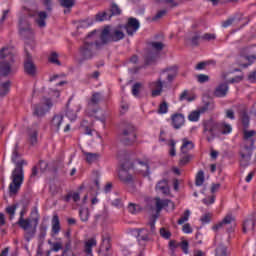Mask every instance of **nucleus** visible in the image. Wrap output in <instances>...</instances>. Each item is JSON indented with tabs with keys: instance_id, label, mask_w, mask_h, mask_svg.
<instances>
[{
	"instance_id": "obj_10",
	"label": "nucleus",
	"mask_w": 256,
	"mask_h": 256,
	"mask_svg": "<svg viewBox=\"0 0 256 256\" xmlns=\"http://www.w3.org/2000/svg\"><path fill=\"white\" fill-rule=\"evenodd\" d=\"M150 47L152 50L148 51L145 56V63L147 65H153V63L158 60L161 51L165 49V44H163V42L154 41L150 43Z\"/></svg>"
},
{
	"instance_id": "obj_25",
	"label": "nucleus",
	"mask_w": 256,
	"mask_h": 256,
	"mask_svg": "<svg viewBox=\"0 0 256 256\" xmlns=\"http://www.w3.org/2000/svg\"><path fill=\"white\" fill-rule=\"evenodd\" d=\"M233 221H235V218H233V215L227 214L225 216V218L218 224L214 225L212 227V229H213V231H219V229H221V227H223V225H231V223H233Z\"/></svg>"
},
{
	"instance_id": "obj_62",
	"label": "nucleus",
	"mask_w": 256,
	"mask_h": 256,
	"mask_svg": "<svg viewBox=\"0 0 256 256\" xmlns=\"http://www.w3.org/2000/svg\"><path fill=\"white\" fill-rule=\"evenodd\" d=\"M43 5L46 7V11H48V13L53 11V2H51V0H43Z\"/></svg>"
},
{
	"instance_id": "obj_7",
	"label": "nucleus",
	"mask_w": 256,
	"mask_h": 256,
	"mask_svg": "<svg viewBox=\"0 0 256 256\" xmlns=\"http://www.w3.org/2000/svg\"><path fill=\"white\" fill-rule=\"evenodd\" d=\"M118 139L123 145H133L137 140V129L135 125L128 123L125 124L118 134Z\"/></svg>"
},
{
	"instance_id": "obj_59",
	"label": "nucleus",
	"mask_w": 256,
	"mask_h": 256,
	"mask_svg": "<svg viewBox=\"0 0 256 256\" xmlns=\"http://www.w3.org/2000/svg\"><path fill=\"white\" fill-rule=\"evenodd\" d=\"M192 157H193V155H191V154H185L180 159V165H187V163H189V161H191Z\"/></svg>"
},
{
	"instance_id": "obj_55",
	"label": "nucleus",
	"mask_w": 256,
	"mask_h": 256,
	"mask_svg": "<svg viewBox=\"0 0 256 256\" xmlns=\"http://www.w3.org/2000/svg\"><path fill=\"white\" fill-rule=\"evenodd\" d=\"M179 247H181V249H182L183 253H185V255H189V242L187 240L180 242Z\"/></svg>"
},
{
	"instance_id": "obj_37",
	"label": "nucleus",
	"mask_w": 256,
	"mask_h": 256,
	"mask_svg": "<svg viewBox=\"0 0 256 256\" xmlns=\"http://www.w3.org/2000/svg\"><path fill=\"white\" fill-rule=\"evenodd\" d=\"M205 183V172L203 170H200L196 175L195 185L196 187H201Z\"/></svg>"
},
{
	"instance_id": "obj_47",
	"label": "nucleus",
	"mask_w": 256,
	"mask_h": 256,
	"mask_svg": "<svg viewBox=\"0 0 256 256\" xmlns=\"http://www.w3.org/2000/svg\"><path fill=\"white\" fill-rule=\"evenodd\" d=\"M60 5L66 9H71L75 5V0H60Z\"/></svg>"
},
{
	"instance_id": "obj_41",
	"label": "nucleus",
	"mask_w": 256,
	"mask_h": 256,
	"mask_svg": "<svg viewBox=\"0 0 256 256\" xmlns=\"http://www.w3.org/2000/svg\"><path fill=\"white\" fill-rule=\"evenodd\" d=\"M199 117H201V110L197 111H192L189 115H188V119L194 123H196L197 121H199Z\"/></svg>"
},
{
	"instance_id": "obj_51",
	"label": "nucleus",
	"mask_w": 256,
	"mask_h": 256,
	"mask_svg": "<svg viewBox=\"0 0 256 256\" xmlns=\"http://www.w3.org/2000/svg\"><path fill=\"white\" fill-rule=\"evenodd\" d=\"M167 15V10H159L155 16L152 17V21H159V19H163Z\"/></svg>"
},
{
	"instance_id": "obj_20",
	"label": "nucleus",
	"mask_w": 256,
	"mask_h": 256,
	"mask_svg": "<svg viewBox=\"0 0 256 256\" xmlns=\"http://www.w3.org/2000/svg\"><path fill=\"white\" fill-rule=\"evenodd\" d=\"M20 35L23 39H33V30L31 29V26H29V24L26 27L23 26V20H20Z\"/></svg>"
},
{
	"instance_id": "obj_48",
	"label": "nucleus",
	"mask_w": 256,
	"mask_h": 256,
	"mask_svg": "<svg viewBox=\"0 0 256 256\" xmlns=\"http://www.w3.org/2000/svg\"><path fill=\"white\" fill-rule=\"evenodd\" d=\"M36 167H38L41 173H45L49 164L45 160H40Z\"/></svg>"
},
{
	"instance_id": "obj_17",
	"label": "nucleus",
	"mask_w": 256,
	"mask_h": 256,
	"mask_svg": "<svg viewBox=\"0 0 256 256\" xmlns=\"http://www.w3.org/2000/svg\"><path fill=\"white\" fill-rule=\"evenodd\" d=\"M27 134L30 145H37L39 135L38 124H34L31 128H28Z\"/></svg>"
},
{
	"instance_id": "obj_30",
	"label": "nucleus",
	"mask_w": 256,
	"mask_h": 256,
	"mask_svg": "<svg viewBox=\"0 0 256 256\" xmlns=\"http://www.w3.org/2000/svg\"><path fill=\"white\" fill-rule=\"evenodd\" d=\"M59 231H61L59 216L54 215L52 218V233H54V235H59Z\"/></svg>"
},
{
	"instance_id": "obj_13",
	"label": "nucleus",
	"mask_w": 256,
	"mask_h": 256,
	"mask_svg": "<svg viewBox=\"0 0 256 256\" xmlns=\"http://www.w3.org/2000/svg\"><path fill=\"white\" fill-rule=\"evenodd\" d=\"M99 103H101V93L95 92L92 95L90 101L88 102V108L86 109V113L87 115H89V117H91L93 113L97 112V109H93V107H97Z\"/></svg>"
},
{
	"instance_id": "obj_57",
	"label": "nucleus",
	"mask_w": 256,
	"mask_h": 256,
	"mask_svg": "<svg viewBox=\"0 0 256 256\" xmlns=\"http://www.w3.org/2000/svg\"><path fill=\"white\" fill-rule=\"evenodd\" d=\"M34 115H36V117H43V115H45V109L42 106H36Z\"/></svg>"
},
{
	"instance_id": "obj_11",
	"label": "nucleus",
	"mask_w": 256,
	"mask_h": 256,
	"mask_svg": "<svg viewBox=\"0 0 256 256\" xmlns=\"http://www.w3.org/2000/svg\"><path fill=\"white\" fill-rule=\"evenodd\" d=\"M255 145L243 144L240 148V167H249L251 163V157H253V150Z\"/></svg>"
},
{
	"instance_id": "obj_24",
	"label": "nucleus",
	"mask_w": 256,
	"mask_h": 256,
	"mask_svg": "<svg viewBox=\"0 0 256 256\" xmlns=\"http://www.w3.org/2000/svg\"><path fill=\"white\" fill-rule=\"evenodd\" d=\"M151 87L155 89L152 90V97H159L163 93V81L161 78H158L157 81L151 83Z\"/></svg>"
},
{
	"instance_id": "obj_14",
	"label": "nucleus",
	"mask_w": 256,
	"mask_h": 256,
	"mask_svg": "<svg viewBox=\"0 0 256 256\" xmlns=\"http://www.w3.org/2000/svg\"><path fill=\"white\" fill-rule=\"evenodd\" d=\"M29 17H34V21L40 29H43L47 27V22H45V19H47V12L40 11V12H30Z\"/></svg>"
},
{
	"instance_id": "obj_46",
	"label": "nucleus",
	"mask_w": 256,
	"mask_h": 256,
	"mask_svg": "<svg viewBox=\"0 0 256 256\" xmlns=\"http://www.w3.org/2000/svg\"><path fill=\"white\" fill-rule=\"evenodd\" d=\"M189 217H191V211L189 209L185 210L183 216L178 220V225H183L186 221H189Z\"/></svg>"
},
{
	"instance_id": "obj_63",
	"label": "nucleus",
	"mask_w": 256,
	"mask_h": 256,
	"mask_svg": "<svg viewBox=\"0 0 256 256\" xmlns=\"http://www.w3.org/2000/svg\"><path fill=\"white\" fill-rule=\"evenodd\" d=\"M18 207H21L22 210L27 211V208L29 207V200H21L18 204Z\"/></svg>"
},
{
	"instance_id": "obj_38",
	"label": "nucleus",
	"mask_w": 256,
	"mask_h": 256,
	"mask_svg": "<svg viewBox=\"0 0 256 256\" xmlns=\"http://www.w3.org/2000/svg\"><path fill=\"white\" fill-rule=\"evenodd\" d=\"M108 13H110V17L121 15V8H119V6L116 3H112Z\"/></svg>"
},
{
	"instance_id": "obj_64",
	"label": "nucleus",
	"mask_w": 256,
	"mask_h": 256,
	"mask_svg": "<svg viewBox=\"0 0 256 256\" xmlns=\"http://www.w3.org/2000/svg\"><path fill=\"white\" fill-rule=\"evenodd\" d=\"M160 235L163 239H171V233L167 231L165 228L160 229Z\"/></svg>"
},
{
	"instance_id": "obj_49",
	"label": "nucleus",
	"mask_w": 256,
	"mask_h": 256,
	"mask_svg": "<svg viewBox=\"0 0 256 256\" xmlns=\"http://www.w3.org/2000/svg\"><path fill=\"white\" fill-rule=\"evenodd\" d=\"M141 87H142V84L139 82H136L132 86V95H134V97H139V91H141Z\"/></svg>"
},
{
	"instance_id": "obj_16",
	"label": "nucleus",
	"mask_w": 256,
	"mask_h": 256,
	"mask_svg": "<svg viewBox=\"0 0 256 256\" xmlns=\"http://www.w3.org/2000/svg\"><path fill=\"white\" fill-rule=\"evenodd\" d=\"M256 61V55H246L241 56L240 59L237 61V65L239 67H243V69H247V67H251Z\"/></svg>"
},
{
	"instance_id": "obj_35",
	"label": "nucleus",
	"mask_w": 256,
	"mask_h": 256,
	"mask_svg": "<svg viewBox=\"0 0 256 256\" xmlns=\"http://www.w3.org/2000/svg\"><path fill=\"white\" fill-rule=\"evenodd\" d=\"M17 223L21 229L26 231V233L27 231H30L29 229L31 227V219L19 218Z\"/></svg>"
},
{
	"instance_id": "obj_58",
	"label": "nucleus",
	"mask_w": 256,
	"mask_h": 256,
	"mask_svg": "<svg viewBox=\"0 0 256 256\" xmlns=\"http://www.w3.org/2000/svg\"><path fill=\"white\" fill-rule=\"evenodd\" d=\"M176 142L175 140H170L169 146H170V156L175 157L177 155V150L175 149Z\"/></svg>"
},
{
	"instance_id": "obj_23",
	"label": "nucleus",
	"mask_w": 256,
	"mask_h": 256,
	"mask_svg": "<svg viewBox=\"0 0 256 256\" xmlns=\"http://www.w3.org/2000/svg\"><path fill=\"white\" fill-rule=\"evenodd\" d=\"M32 221L34 222L33 229L25 232L24 234V239L25 241H27V243H29V241H31L33 237H35V233H37V226L39 225V216L33 218Z\"/></svg>"
},
{
	"instance_id": "obj_40",
	"label": "nucleus",
	"mask_w": 256,
	"mask_h": 256,
	"mask_svg": "<svg viewBox=\"0 0 256 256\" xmlns=\"http://www.w3.org/2000/svg\"><path fill=\"white\" fill-rule=\"evenodd\" d=\"M215 109V103L206 102L199 110L200 113H205L206 111H213Z\"/></svg>"
},
{
	"instance_id": "obj_52",
	"label": "nucleus",
	"mask_w": 256,
	"mask_h": 256,
	"mask_svg": "<svg viewBox=\"0 0 256 256\" xmlns=\"http://www.w3.org/2000/svg\"><path fill=\"white\" fill-rule=\"evenodd\" d=\"M216 256H227V247L220 245L216 248Z\"/></svg>"
},
{
	"instance_id": "obj_8",
	"label": "nucleus",
	"mask_w": 256,
	"mask_h": 256,
	"mask_svg": "<svg viewBox=\"0 0 256 256\" xmlns=\"http://www.w3.org/2000/svg\"><path fill=\"white\" fill-rule=\"evenodd\" d=\"M134 165L135 164L133 162L127 160L122 163V168L118 172L120 181L124 183V185H129L132 188L135 187L136 178L131 173H129V169H133Z\"/></svg>"
},
{
	"instance_id": "obj_2",
	"label": "nucleus",
	"mask_w": 256,
	"mask_h": 256,
	"mask_svg": "<svg viewBox=\"0 0 256 256\" xmlns=\"http://www.w3.org/2000/svg\"><path fill=\"white\" fill-rule=\"evenodd\" d=\"M89 37H93L96 41V49H103L109 43H117L125 39V33L119 28L105 26L103 30H94L89 33Z\"/></svg>"
},
{
	"instance_id": "obj_27",
	"label": "nucleus",
	"mask_w": 256,
	"mask_h": 256,
	"mask_svg": "<svg viewBox=\"0 0 256 256\" xmlns=\"http://www.w3.org/2000/svg\"><path fill=\"white\" fill-rule=\"evenodd\" d=\"M156 190L161 191V193H163V195H169L170 190H169V184H168L167 180L159 181L158 184L156 185Z\"/></svg>"
},
{
	"instance_id": "obj_6",
	"label": "nucleus",
	"mask_w": 256,
	"mask_h": 256,
	"mask_svg": "<svg viewBox=\"0 0 256 256\" xmlns=\"http://www.w3.org/2000/svg\"><path fill=\"white\" fill-rule=\"evenodd\" d=\"M96 49L97 42L88 34L79 48L80 63H83L84 61H91L97 55L95 52Z\"/></svg>"
},
{
	"instance_id": "obj_43",
	"label": "nucleus",
	"mask_w": 256,
	"mask_h": 256,
	"mask_svg": "<svg viewBox=\"0 0 256 256\" xmlns=\"http://www.w3.org/2000/svg\"><path fill=\"white\" fill-rule=\"evenodd\" d=\"M169 112V104L166 101H163L158 108V113L160 115H165V113Z\"/></svg>"
},
{
	"instance_id": "obj_33",
	"label": "nucleus",
	"mask_w": 256,
	"mask_h": 256,
	"mask_svg": "<svg viewBox=\"0 0 256 256\" xmlns=\"http://www.w3.org/2000/svg\"><path fill=\"white\" fill-rule=\"evenodd\" d=\"M109 19H111L110 13L107 11H104V12L97 13L95 15L94 21H96V23H101L102 21H109Z\"/></svg>"
},
{
	"instance_id": "obj_31",
	"label": "nucleus",
	"mask_w": 256,
	"mask_h": 256,
	"mask_svg": "<svg viewBox=\"0 0 256 256\" xmlns=\"http://www.w3.org/2000/svg\"><path fill=\"white\" fill-rule=\"evenodd\" d=\"M195 148L193 141H189L186 138L183 139V144L181 146V152L185 155L188 151Z\"/></svg>"
},
{
	"instance_id": "obj_42",
	"label": "nucleus",
	"mask_w": 256,
	"mask_h": 256,
	"mask_svg": "<svg viewBox=\"0 0 256 256\" xmlns=\"http://www.w3.org/2000/svg\"><path fill=\"white\" fill-rule=\"evenodd\" d=\"M93 23H95V19L87 18L80 22L79 27H81V29H87V27H91V25H93Z\"/></svg>"
},
{
	"instance_id": "obj_60",
	"label": "nucleus",
	"mask_w": 256,
	"mask_h": 256,
	"mask_svg": "<svg viewBox=\"0 0 256 256\" xmlns=\"http://www.w3.org/2000/svg\"><path fill=\"white\" fill-rule=\"evenodd\" d=\"M135 163L137 165H140L141 167H144V169H142V171H144L145 173H149V164L145 161H141V160H136Z\"/></svg>"
},
{
	"instance_id": "obj_12",
	"label": "nucleus",
	"mask_w": 256,
	"mask_h": 256,
	"mask_svg": "<svg viewBox=\"0 0 256 256\" xmlns=\"http://www.w3.org/2000/svg\"><path fill=\"white\" fill-rule=\"evenodd\" d=\"M141 27V24L139 23V20L137 18H129L127 24L124 26V29H126L127 35L130 37H133L137 31H139V28Z\"/></svg>"
},
{
	"instance_id": "obj_44",
	"label": "nucleus",
	"mask_w": 256,
	"mask_h": 256,
	"mask_svg": "<svg viewBox=\"0 0 256 256\" xmlns=\"http://www.w3.org/2000/svg\"><path fill=\"white\" fill-rule=\"evenodd\" d=\"M18 207H19V205L14 204V205L6 208V213H8V215H10V221L15 218V211H17Z\"/></svg>"
},
{
	"instance_id": "obj_26",
	"label": "nucleus",
	"mask_w": 256,
	"mask_h": 256,
	"mask_svg": "<svg viewBox=\"0 0 256 256\" xmlns=\"http://www.w3.org/2000/svg\"><path fill=\"white\" fill-rule=\"evenodd\" d=\"M255 135H256L255 130L248 131L247 129H244V137H243L244 144L255 145V138H253V136Z\"/></svg>"
},
{
	"instance_id": "obj_56",
	"label": "nucleus",
	"mask_w": 256,
	"mask_h": 256,
	"mask_svg": "<svg viewBox=\"0 0 256 256\" xmlns=\"http://www.w3.org/2000/svg\"><path fill=\"white\" fill-rule=\"evenodd\" d=\"M202 41H215L217 39V36L215 34L211 33H205L201 36Z\"/></svg>"
},
{
	"instance_id": "obj_50",
	"label": "nucleus",
	"mask_w": 256,
	"mask_h": 256,
	"mask_svg": "<svg viewBox=\"0 0 256 256\" xmlns=\"http://www.w3.org/2000/svg\"><path fill=\"white\" fill-rule=\"evenodd\" d=\"M196 79H197L198 83H202V84L209 83V80H210L209 75H207V74H198L196 76Z\"/></svg>"
},
{
	"instance_id": "obj_19",
	"label": "nucleus",
	"mask_w": 256,
	"mask_h": 256,
	"mask_svg": "<svg viewBox=\"0 0 256 256\" xmlns=\"http://www.w3.org/2000/svg\"><path fill=\"white\" fill-rule=\"evenodd\" d=\"M228 91H229V83L227 82L221 83L215 88L214 96L218 98L226 97Z\"/></svg>"
},
{
	"instance_id": "obj_39",
	"label": "nucleus",
	"mask_w": 256,
	"mask_h": 256,
	"mask_svg": "<svg viewBox=\"0 0 256 256\" xmlns=\"http://www.w3.org/2000/svg\"><path fill=\"white\" fill-rule=\"evenodd\" d=\"M84 155H86L87 163H95V161L99 159V155L97 153L84 152Z\"/></svg>"
},
{
	"instance_id": "obj_32",
	"label": "nucleus",
	"mask_w": 256,
	"mask_h": 256,
	"mask_svg": "<svg viewBox=\"0 0 256 256\" xmlns=\"http://www.w3.org/2000/svg\"><path fill=\"white\" fill-rule=\"evenodd\" d=\"M255 229V218H250L244 221L243 224V233L248 231H253Z\"/></svg>"
},
{
	"instance_id": "obj_1",
	"label": "nucleus",
	"mask_w": 256,
	"mask_h": 256,
	"mask_svg": "<svg viewBox=\"0 0 256 256\" xmlns=\"http://www.w3.org/2000/svg\"><path fill=\"white\" fill-rule=\"evenodd\" d=\"M19 159H21V154H19V143H16L11 156V161L14 163L15 168L12 171V182L9 185L10 193H13V195L19 193V189H21V185H23V181H25L23 165H27V161Z\"/></svg>"
},
{
	"instance_id": "obj_5",
	"label": "nucleus",
	"mask_w": 256,
	"mask_h": 256,
	"mask_svg": "<svg viewBox=\"0 0 256 256\" xmlns=\"http://www.w3.org/2000/svg\"><path fill=\"white\" fill-rule=\"evenodd\" d=\"M15 63V55L9 47L0 50V77H7L13 69Z\"/></svg>"
},
{
	"instance_id": "obj_3",
	"label": "nucleus",
	"mask_w": 256,
	"mask_h": 256,
	"mask_svg": "<svg viewBox=\"0 0 256 256\" xmlns=\"http://www.w3.org/2000/svg\"><path fill=\"white\" fill-rule=\"evenodd\" d=\"M169 203H171V200L169 199L162 200L161 198H155L156 214L152 216L151 220L148 223L150 230H148L147 228L138 229V241H150V237L152 235H157L155 223L164 207H169Z\"/></svg>"
},
{
	"instance_id": "obj_22",
	"label": "nucleus",
	"mask_w": 256,
	"mask_h": 256,
	"mask_svg": "<svg viewBox=\"0 0 256 256\" xmlns=\"http://www.w3.org/2000/svg\"><path fill=\"white\" fill-rule=\"evenodd\" d=\"M239 119L243 129H247L251 123V117H249V112L246 108L240 111Z\"/></svg>"
},
{
	"instance_id": "obj_61",
	"label": "nucleus",
	"mask_w": 256,
	"mask_h": 256,
	"mask_svg": "<svg viewBox=\"0 0 256 256\" xmlns=\"http://www.w3.org/2000/svg\"><path fill=\"white\" fill-rule=\"evenodd\" d=\"M61 249H63V244H61V242H54L52 244L51 251H54V253H58Z\"/></svg>"
},
{
	"instance_id": "obj_9",
	"label": "nucleus",
	"mask_w": 256,
	"mask_h": 256,
	"mask_svg": "<svg viewBox=\"0 0 256 256\" xmlns=\"http://www.w3.org/2000/svg\"><path fill=\"white\" fill-rule=\"evenodd\" d=\"M33 40H30L29 42L25 43V60H24V71L27 73V75H30V77H35L37 75V67L33 63V56L29 53V49H33Z\"/></svg>"
},
{
	"instance_id": "obj_21",
	"label": "nucleus",
	"mask_w": 256,
	"mask_h": 256,
	"mask_svg": "<svg viewBox=\"0 0 256 256\" xmlns=\"http://www.w3.org/2000/svg\"><path fill=\"white\" fill-rule=\"evenodd\" d=\"M63 123V115L55 114L51 120V129L56 133H59V129H61V125Z\"/></svg>"
},
{
	"instance_id": "obj_15",
	"label": "nucleus",
	"mask_w": 256,
	"mask_h": 256,
	"mask_svg": "<svg viewBox=\"0 0 256 256\" xmlns=\"http://www.w3.org/2000/svg\"><path fill=\"white\" fill-rule=\"evenodd\" d=\"M73 98H69L66 104V117L69 121L73 122L77 120V113L81 111V105H77L75 108H70L69 105L71 104Z\"/></svg>"
},
{
	"instance_id": "obj_45",
	"label": "nucleus",
	"mask_w": 256,
	"mask_h": 256,
	"mask_svg": "<svg viewBox=\"0 0 256 256\" xmlns=\"http://www.w3.org/2000/svg\"><path fill=\"white\" fill-rule=\"evenodd\" d=\"M48 61L54 65H61V61H59V54H57V52H52Z\"/></svg>"
},
{
	"instance_id": "obj_18",
	"label": "nucleus",
	"mask_w": 256,
	"mask_h": 256,
	"mask_svg": "<svg viewBox=\"0 0 256 256\" xmlns=\"http://www.w3.org/2000/svg\"><path fill=\"white\" fill-rule=\"evenodd\" d=\"M172 126L174 129H181L185 125V116L181 113H176L171 116Z\"/></svg>"
},
{
	"instance_id": "obj_34",
	"label": "nucleus",
	"mask_w": 256,
	"mask_h": 256,
	"mask_svg": "<svg viewBox=\"0 0 256 256\" xmlns=\"http://www.w3.org/2000/svg\"><path fill=\"white\" fill-rule=\"evenodd\" d=\"M47 229H48L47 224L45 223L40 224V228H39L40 233L38 235V239L41 245H43V241H45V237H47Z\"/></svg>"
},
{
	"instance_id": "obj_53",
	"label": "nucleus",
	"mask_w": 256,
	"mask_h": 256,
	"mask_svg": "<svg viewBox=\"0 0 256 256\" xmlns=\"http://www.w3.org/2000/svg\"><path fill=\"white\" fill-rule=\"evenodd\" d=\"M200 39L201 34L199 32H196L195 35L191 38V45H193V47H198Z\"/></svg>"
},
{
	"instance_id": "obj_36",
	"label": "nucleus",
	"mask_w": 256,
	"mask_h": 256,
	"mask_svg": "<svg viewBox=\"0 0 256 256\" xmlns=\"http://www.w3.org/2000/svg\"><path fill=\"white\" fill-rule=\"evenodd\" d=\"M89 208H80L79 210V216L81 221H83V223H87L89 221Z\"/></svg>"
},
{
	"instance_id": "obj_29",
	"label": "nucleus",
	"mask_w": 256,
	"mask_h": 256,
	"mask_svg": "<svg viewBox=\"0 0 256 256\" xmlns=\"http://www.w3.org/2000/svg\"><path fill=\"white\" fill-rule=\"evenodd\" d=\"M111 249V238L109 236H102V244L100 246L101 251H105V253H109Z\"/></svg>"
},
{
	"instance_id": "obj_4",
	"label": "nucleus",
	"mask_w": 256,
	"mask_h": 256,
	"mask_svg": "<svg viewBox=\"0 0 256 256\" xmlns=\"http://www.w3.org/2000/svg\"><path fill=\"white\" fill-rule=\"evenodd\" d=\"M204 133L207 135V141L211 142L215 139L216 135H229L233 131V127L225 122L219 123L214 120H206L203 124Z\"/></svg>"
},
{
	"instance_id": "obj_28",
	"label": "nucleus",
	"mask_w": 256,
	"mask_h": 256,
	"mask_svg": "<svg viewBox=\"0 0 256 256\" xmlns=\"http://www.w3.org/2000/svg\"><path fill=\"white\" fill-rule=\"evenodd\" d=\"M11 91V81L0 82V97H5Z\"/></svg>"
},
{
	"instance_id": "obj_54",
	"label": "nucleus",
	"mask_w": 256,
	"mask_h": 256,
	"mask_svg": "<svg viewBox=\"0 0 256 256\" xmlns=\"http://www.w3.org/2000/svg\"><path fill=\"white\" fill-rule=\"evenodd\" d=\"M141 210V207L139 205H136V204H133V203H130L128 205V211L129 213H132V215H135V213H138V211Z\"/></svg>"
}]
</instances>
